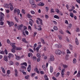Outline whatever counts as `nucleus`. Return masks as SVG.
<instances>
[{
    "label": "nucleus",
    "mask_w": 80,
    "mask_h": 80,
    "mask_svg": "<svg viewBox=\"0 0 80 80\" xmlns=\"http://www.w3.org/2000/svg\"><path fill=\"white\" fill-rule=\"evenodd\" d=\"M4 17H5V15L2 12H0V22H2L4 20Z\"/></svg>",
    "instance_id": "f257e3e1"
},
{
    "label": "nucleus",
    "mask_w": 80,
    "mask_h": 80,
    "mask_svg": "<svg viewBox=\"0 0 80 80\" xmlns=\"http://www.w3.org/2000/svg\"><path fill=\"white\" fill-rule=\"evenodd\" d=\"M17 12L18 15H19L20 14V10H19V9H17L16 8L14 10V13H15Z\"/></svg>",
    "instance_id": "f03ea898"
},
{
    "label": "nucleus",
    "mask_w": 80,
    "mask_h": 80,
    "mask_svg": "<svg viewBox=\"0 0 80 80\" xmlns=\"http://www.w3.org/2000/svg\"><path fill=\"white\" fill-rule=\"evenodd\" d=\"M55 53L56 54H57L58 55H60V54L62 53V51H61L59 50H57L55 52Z\"/></svg>",
    "instance_id": "7ed1b4c3"
},
{
    "label": "nucleus",
    "mask_w": 80,
    "mask_h": 80,
    "mask_svg": "<svg viewBox=\"0 0 80 80\" xmlns=\"http://www.w3.org/2000/svg\"><path fill=\"white\" fill-rule=\"evenodd\" d=\"M64 72H65V69H62L61 72V76L62 77H64V75H65Z\"/></svg>",
    "instance_id": "20e7f679"
},
{
    "label": "nucleus",
    "mask_w": 80,
    "mask_h": 80,
    "mask_svg": "<svg viewBox=\"0 0 80 80\" xmlns=\"http://www.w3.org/2000/svg\"><path fill=\"white\" fill-rule=\"evenodd\" d=\"M23 25L21 24L19 25L18 27V30H21L22 27H23Z\"/></svg>",
    "instance_id": "39448f33"
},
{
    "label": "nucleus",
    "mask_w": 80,
    "mask_h": 80,
    "mask_svg": "<svg viewBox=\"0 0 80 80\" xmlns=\"http://www.w3.org/2000/svg\"><path fill=\"white\" fill-rule=\"evenodd\" d=\"M50 58L51 61H54V57H53V55L51 54V55Z\"/></svg>",
    "instance_id": "423d86ee"
},
{
    "label": "nucleus",
    "mask_w": 80,
    "mask_h": 80,
    "mask_svg": "<svg viewBox=\"0 0 80 80\" xmlns=\"http://www.w3.org/2000/svg\"><path fill=\"white\" fill-rule=\"evenodd\" d=\"M28 72H30L31 70V65H28V67L27 68Z\"/></svg>",
    "instance_id": "0eeeda50"
},
{
    "label": "nucleus",
    "mask_w": 80,
    "mask_h": 80,
    "mask_svg": "<svg viewBox=\"0 0 80 80\" xmlns=\"http://www.w3.org/2000/svg\"><path fill=\"white\" fill-rule=\"evenodd\" d=\"M4 60L5 62L8 61V57L7 56L5 55L4 57Z\"/></svg>",
    "instance_id": "6e6552de"
},
{
    "label": "nucleus",
    "mask_w": 80,
    "mask_h": 80,
    "mask_svg": "<svg viewBox=\"0 0 80 80\" xmlns=\"http://www.w3.org/2000/svg\"><path fill=\"white\" fill-rule=\"evenodd\" d=\"M15 45V43H12L11 44V46L13 48H17V47H16V46Z\"/></svg>",
    "instance_id": "1a4fd4ad"
},
{
    "label": "nucleus",
    "mask_w": 80,
    "mask_h": 80,
    "mask_svg": "<svg viewBox=\"0 0 80 80\" xmlns=\"http://www.w3.org/2000/svg\"><path fill=\"white\" fill-rule=\"evenodd\" d=\"M22 41L24 43H28V42L26 40V39L25 38H24L22 39Z\"/></svg>",
    "instance_id": "9d476101"
},
{
    "label": "nucleus",
    "mask_w": 80,
    "mask_h": 80,
    "mask_svg": "<svg viewBox=\"0 0 80 80\" xmlns=\"http://www.w3.org/2000/svg\"><path fill=\"white\" fill-rule=\"evenodd\" d=\"M15 71V77H17L18 76V71H17V69H15L14 70Z\"/></svg>",
    "instance_id": "9b49d317"
},
{
    "label": "nucleus",
    "mask_w": 80,
    "mask_h": 80,
    "mask_svg": "<svg viewBox=\"0 0 80 80\" xmlns=\"http://www.w3.org/2000/svg\"><path fill=\"white\" fill-rule=\"evenodd\" d=\"M9 56H8V58H10V57H14V56L12 54V53H9Z\"/></svg>",
    "instance_id": "f8f14e48"
},
{
    "label": "nucleus",
    "mask_w": 80,
    "mask_h": 80,
    "mask_svg": "<svg viewBox=\"0 0 80 80\" xmlns=\"http://www.w3.org/2000/svg\"><path fill=\"white\" fill-rule=\"evenodd\" d=\"M76 44L77 45H79V43L78 42V40L77 39V38H76Z\"/></svg>",
    "instance_id": "ddd939ff"
},
{
    "label": "nucleus",
    "mask_w": 80,
    "mask_h": 80,
    "mask_svg": "<svg viewBox=\"0 0 80 80\" xmlns=\"http://www.w3.org/2000/svg\"><path fill=\"white\" fill-rule=\"evenodd\" d=\"M69 48L70 50L72 51V50H73V46L71 44H69Z\"/></svg>",
    "instance_id": "4468645a"
},
{
    "label": "nucleus",
    "mask_w": 80,
    "mask_h": 80,
    "mask_svg": "<svg viewBox=\"0 0 80 80\" xmlns=\"http://www.w3.org/2000/svg\"><path fill=\"white\" fill-rule=\"evenodd\" d=\"M15 55L16 57V60H19L20 58V56H17V55Z\"/></svg>",
    "instance_id": "2eb2a0df"
},
{
    "label": "nucleus",
    "mask_w": 80,
    "mask_h": 80,
    "mask_svg": "<svg viewBox=\"0 0 80 80\" xmlns=\"http://www.w3.org/2000/svg\"><path fill=\"white\" fill-rule=\"evenodd\" d=\"M27 16L28 18H32V16L29 13L27 14Z\"/></svg>",
    "instance_id": "dca6fc26"
},
{
    "label": "nucleus",
    "mask_w": 80,
    "mask_h": 80,
    "mask_svg": "<svg viewBox=\"0 0 80 80\" xmlns=\"http://www.w3.org/2000/svg\"><path fill=\"white\" fill-rule=\"evenodd\" d=\"M29 2L30 4H31V5L33 4V3H34V1H33V0H30Z\"/></svg>",
    "instance_id": "f3484780"
},
{
    "label": "nucleus",
    "mask_w": 80,
    "mask_h": 80,
    "mask_svg": "<svg viewBox=\"0 0 80 80\" xmlns=\"http://www.w3.org/2000/svg\"><path fill=\"white\" fill-rule=\"evenodd\" d=\"M53 67L52 66H51L50 67V72L51 73H52L53 72Z\"/></svg>",
    "instance_id": "a211bd4d"
},
{
    "label": "nucleus",
    "mask_w": 80,
    "mask_h": 80,
    "mask_svg": "<svg viewBox=\"0 0 80 80\" xmlns=\"http://www.w3.org/2000/svg\"><path fill=\"white\" fill-rule=\"evenodd\" d=\"M54 18H57V19H59L60 18L58 15H55L54 16Z\"/></svg>",
    "instance_id": "6ab92c4d"
},
{
    "label": "nucleus",
    "mask_w": 80,
    "mask_h": 80,
    "mask_svg": "<svg viewBox=\"0 0 80 80\" xmlns=\"http://www.w3.org/2000/svg\"><path fill=\"white\" fill-rule=\"evenodd\" d=\"M21 65H25V67H27V63L26 62H24L22 63H21Z\"/></svg>",
    "instance_id": "aec40b11"
},
{
    "label": "nucleus",
    "mask_w": 80,
    "mask_h": 80,
    "mask_svg": "<svg viewBox=\"0 0 80 80\" xmlns=\"http://www.w3.org/2000/svg\"><path fill=\"white\" fill-rule=\"evenodd\" d=\"M31 7L32 8H36V5L34 3L32 4Z\"/></svg>",
    "instance_id": "412c9836"
},
{
    "label": "nucleus",
    "mask_w": 80,
    "mask_h": 80,
    "mask_svg": "<svg viewBox=\"0 0 80 80\" xmlns=\"http://www.w3.org/2000/svg\"><path fill=\"white\" fill-rule=\"evenodd\" d=\"M56 46L58 47L57 48H61L62 47V46L61 44H56Z\"/></svg>",
    "instance_id": "4be33fe9"
},
{
    "label": "nucleus",
    "mask_w": 80,
    "mask_h": 80,
    "mask_svg": "<svg viewBox=\"0 0 80 80\" xmlns=\"http://www.w3.org/2000/svg\"><path fill=\"white\" fill-rule=\"evenodd\" d=\"M63 67H64V68H67L68 67V66L66 64H62Z\"/></svg>",
    "instance_id": "5701e85b"
},
{
    "label": "nucleus",
    "mask_w": 80,
    "mask_h": 80,
    "mask_svg": "<svg viewBox=\"0 0 80 80\" xmlns=\"http://www.w3.org/2000/svg\"><path fill=\"white\" fill-rule=\"evenodd\" d=\"M15 50H21L22 48L16 47L15 48Z\"/></svg>",
    "instance_id": "b1692460"
},
{
    "label": "nucleus",
    "mask_w": 80,
    "mask_h": 80,
    "mask_svg": "<svg viewBox=\"0 0 80 80\" xmlns=\"http://www.w3.org/2000/svg\"><path fill=\"white\" fill-rule=\"evenodd\" d=\"M13 25H14V22H11L10 23L9 27H11V26H13Z\"/></svg>",
    "instance_id": "393cba45"
},
{
    "label": "nucleus",
    "mask_w": 80,
    "mask_h": 80,
    "mask_svg": "<svg viewBox=\"0 0 80 80\" xmlns=\"http://www.w3.org/2000/svg\"><path fill=\"white\" fill-rule=\"evenodd\" d=\"M37 56L38 58H40V57H41V55L39 53H38L37 54Z\"/></svg>",
    "instance_id": "a878e982"
},
{
    "label": "nucleus",
    "mask_w": 80,
    "mask_h": 80,
    "mask_svg": "<svg viewBox=\"0 0 80 80\" xmlns=\"http://www.w3.org/2000/svg\"><path fill=\"white\" fill-rule=\"evenodd\" d=\"M1 68L2 70V72L3 73H5V69H4V68H3V67H2Z\"/></svg>",
    "instance_id": "bb28decb"
},
{
    "label": "nucleus",
    "mask_w": 80,
    "mask_h": 80,
    "mask_svg": "<svg viewBox=\"0 0 80 80\" xmlns=\"http://www.w3.org/2000/svg\"><path fill=\"white\" fill-rule=\"evenodd\" d=\"M15 48H12L11 50V51L13 53H15Z\"/></svg>",
    "instance_id": "cd10ccee"
},
{
    "label": "nucleus",
    "mask_w": 80,
    "mask_h": 80,
    "mask_svg": "<svg viewBox=\"0 0 80 80\" xmlns=\"http://www.w3.org/2000/svg\"><path fill=\"white\" fill-rule=\"evenodd\" d=\"M0 53H1V54H3V55H5V52H4V51H1L0 50Z\"/></svg>",
    "instance_id": "c85d7f7f"
},
{
    "label": "nucleus",
    "mask_w": 80,
    "mask_h": 80,
    "mask_svg": "<svg viewBox=\"0 0 80 80\" xmlns=\"http://www.w3.org/2000/svg\"><path fill=\"white\" fill-rule=\"evenodd\" d=\"M77 77H80V72L79 71L78 72V74H77Z\"/></svg>",
    "instance_id": "c756f323"
},
{
    "label": "nucleus",
    "mask_w": 80,
    "mask_h": 80,
    "mask_svg": "<svg viewBox=\"0 0 80 80\" xmlns=\"http://www.w3.org/2000/svg\"><path fill=\"white\" fill-rule=\"evenodd\" d=\"M6 55H7L8 54V51L7 50V49H5L4 50V52Z\"/></svg>",
    "instance_id": "7c9ffc66"
},
{
    "label": "nucleus",
    "mask_w": 80,
    "mask_h": 80,
    "mask_svg": "<svg viewBox=\"0 0 80 80\" xmlns=\"http://www.w3.org/2000/svg\"><path fill=\"white\" fill-rule=\"evenodd\" d=\"M53 29L55 30H58V28H57V27L55 26L53 27Z\"/></svg>",
    "instance_id": "2f4dec72"
},
{
    "label": "nucleus",
    "mask_w": 80,
    "mask_h": 80,
    "mask_svg": "<svg viewBox=\"0 0 80 80\" xmlns=\"http://www.w3.org/2000/svg\"><path fill=\"white\" fill-rule=\"evenodd\" d=\"M30 77V76H29V75H28L25 77V79L28 80V79L29 78L28 77Z\"/></svg>",
    "instance_id": "473e14b6"
},
{
    "label": "nucleus",
    "mask_w": 80,
    "mask_h": 80,
    "mask_svg": "<svg viewBox=\"0 0 80 80\" xmlns=\"http://www.w3.org/2000/svg\"><path fill=\"white\" fill-rule=\"evenodd\" d=\"M14 19L17 22H18V19L16 17H15L14 18Z\"/></svg>",
    "instance_id": "72a5a7b5"
},
{
    "label": "nucleus",
    "mask_w": 80,
    "mask_h": 80,
    "mask_svg": "<svg viewBox=\"0 0 80 80\" xmlns=\"http://www.w3.org/2000/svg\"><path fill=\"white\" fill-rule=\"evenodd\" d=\"M54 12H55V11H53V9L52 8L51 9L50 13H54Z\"/></svg>",
    "instance_id": "f704fd0d"
},
{
    "label": "nucleus",
    "mask_w": 80,
    "mask_h": 80,
    "mask_svg": "<svg viewBox=\"0 0 80 80\" xmlns=\"http://www.w3.org/2000/svg\"><path fill=\"white\" fill-rule=\"evenodd\" d=\"M70 16L71 17L73 18V13L72 12H71L70 13Z\"/></svg>",
    "instance_id": "c9c22d12"
},
{
    "label": "nucleus",
    "mask_w": 80,
    "mask_h": 80,
    "mask_svg": "<svg viewBox=\"0 0 80 80\" xmlns=\"http://www.w3.org/2000/svg\"><path fill=\"white\" fill-rule=\"evenodd\" d=\"M46 8V11L47 12L48 11V10L49 9V8H48V7H46L45 8Z\"/></svg>",
    "instance_id": "e433bc0d"
},
{
    "label": "nucleus",
    "mask_w": 80,
    "mask_h": 80,
    "mask_svg": "<svg viewBox=\"0 0 80 80\" xmlns=\"http://www.w3.org/2000/svg\"><path fill=\"white\" fill-rule=\"evenodd\" d=\"M10 65H13V62L12 61H10L9 62Z\"/></svg>",
    "instance_id": "4c0bfd02"
},
{
    "label": "nucleus",
    "mask_w": 80,
    "mask_h": 80,
    "mask_svg": "<svg viewBox=\"0 0 80 80\" xmlns=\"http://www.w3.org/2000/svg\"><path fill=\"white\" fill-rule=\"evenodd\" d=\"M32 59L33 60H34V61H35V60H37V58H36V57L35 56H34L32 58Z\"/></svg>",
    "instance_id": "58836bf2"
},
{
    "label": "nucleus",
    "mask_w": 80,
    "mask_h": 80,
    "mask_svg": "<svg viewBox=\"0 0 80 80\" xmlns=\"http://www.w3.org/2000/svg\"><path fill=\"white\" fill-rule=\"evenodd\" d=\"M21 68L24 69V70H26V67L24 66H22L21 67Z\"/></svg>",
    "instance_id": "ea45409f"
},
{
    "label": "nucleus",
    "mask_w": 80,
    "mask_h": 80,
    "mask_svg": "<svg viewBox=\"0 0 80 80\" xmlns=\"http://www.w3.org/2000/svg\"><path fill=\"white\" fill-rule=\"evenodd\" d=\"M29 23L30 24L31 26L32 27V25H33V23L31 21H29Z\"/></svg>",
    "instance_id": "a19ab883"
},
{
    "label": "nucleus",
    "mask_w": 80,
    "mask_h": 80,
    "mask_svg": "<svg viewBox=\"0 0 80 80\" xmlns=\"http://www.w3.org/2000/svg\"><path fill=\"white\" fill-rule=\"evenodd\" d=\"M76 62H77V61L76 60V59H75V58L73 59V63H76Z\"/></svg>",
    "instance_id": "79ce46f5"
},
{
    "label": "nucleus",
    "mask_w": 80,
    "mask_h": 80,
    "mask_svg": "<svg viewBox=\"0 0 80 80\" xmlns=\"http://www.w3.org/2000/svg\"><path fill=\"white\" fill-rule=\"evenodd\" d=\"M68 55L67 54L66 55L65 59H66V60H68Z\"/></svg>",
    "instance_id": "37998d69"
},
{
    "label": "nucleus",
    "mask_w": 80,
    "mask_h": 80,
    "mask_svg": "<svg viewBox=\"0 0 80 80\" xmlns=\"http://www.w3.org/2000/svg\"><path fill=\"white\" fill-rule=\"evenodd\" d=\"M13 8H14L13 7V6L10 7V9L11 10V11H13Z\"/></svg>",
    "instance_id": "c03bdc74"
},
{
    "label": "nucleus",
    "mask_w": 80,
    "mask_h": 80,
    "mask_svg": "<svg viewBox=\"0 0 80 80\" xmlns=\"http://www.w3.org/2000/svg\"><path fill=\"white\" fill-rule=\"evenodd\" d=\"M31 13L32 14H34L35 13V12H34V11H31Z\"/></svg>",
    "instance_id": "a18cd8bd"
},
{
    "label": "nucleus",
    "mask_w": 80,
    "mask_h": 80,
    "mask_svg": "<svg viewBox=\"0 0 80 80\" xmlns=\"http://www.w3.org/2000/svg\"><path fill=\"white\" fill-rule=\"evenodd\" d=\"M59 32L61 33V34H63V31L62 30H60L59 31Z\"/></svg>",
    "instance_id": "49530a36"
},
{
    "label": "nucleus",
    "mask_w": 80,
    "mask_h": 80,
    "mask_svg": "<svg viewBox=\"0 0 80 80\" xmlns=\"http://www.w3.org/2000/svg\"><path fill=\"white\" fill-rule=\"evenodd\" d=\"M45 67H46V66L45 65H42V68L43 69H45Z\"/></svg>",
    "instance_id": "de8ad7c7"
},
{
    "label": "nucleus",
    "mask_w": 80,
    "mask_h": 80,
    "mask_svg": "<svg viewBox=\"0 0 80 80\" xmlns=\"http://www.w3.org/2000/svg\"><path fill=\"white\" fill-rule=\"evenodd\" d=\"M29 52H32V53H33V51L31 48H29Z\"/></svg>",
    "instance_id": "09e8293b"
},
{
    "label": "nucleus",
    "mask_w": 80,
    "mask_h": 80,
    "mask_svg": "<svg viewBox=\"0 0 80 80\" xmlns=\"http://www.w3.org/2000/svg\"><path fill=\"white\" fill-rule=\"evenodd\" d=\"M7 73L8 75L10 74V71L9 70H8L7 71Z\"/></svg>",
    "instance_id": "8fccbe9b"
},
{
    "label": "nucleus",
    "mask_w": 80,
    "mask_h": 80,
    "mask_svg": "<svg viewBox=\"0 0 80 80\" xmlns=\"http://www.w3.org/2000/svg\"><path fill=\"white\" fill-rule=\"evenodd\" d=\"M39 49H40V48H39V47H37L36 48V50H37V52H38V51L39 50Z\"/></svg>",
    "instance_id": "3c124183"
},
{
    "label": "nucleus",
    "mask_w": 80,
    "mask_h": 80,
    "mask_svg": "<svg viewBox=\"0 0 80 80\" xmlns=\"http://www.w3.org/2000/svg\"><path fill=\"white\" fill-rule=\"evenodd\" d=\"M60 75V72H58L56 75V77H58L59 75Z\"/></svg>",
    "instance_id": "603ef678"
},
{
    "label": "nucleus",
    "mask_w": 80,
    "mask_h": 80,
    "mask_svg": "<svg viewBox=\"0 0 80 80\" xmlns=\"http://www.w3.org/2000/svg\"><path fill=\"white\" fill-rule=\"evenodd\" d=\"M22 12L23 13V14H25V10L22 9Z\"/></svg>",
    "instance_id": "864d4df0"
},
{
    "label": "nucleus",
    "mask_w": 80,
    "mask_h": 80,
    "mask_svg": "<svg viewBox=\"0 0 80 80\" xmlns=\"http://www.w3.org/2000/svg\"><path fill=\"white\" fill-rule=\"evenodd\" d=\"M72 24L71 23L69 24L68 26L69 28H71V27H72Z\"/></svg>",
    "instance_id": "5fc2aeb1"
},
{
    "label": "nucleus",
    "mask_w": 80,
    "mask_h": 80,
    "mask_svg": "<svg viewBox=\"0 0 80 80\" xmlns=\"http://www.w3.org/2000/svg\"><path fill=\"white\" fill-rule=\"evenodd\" d=\"M35 73H32L31 75V77H34L35 75Z\"/></svg>",
    "instance_id": "6e6d98bb"
},
{
    "label": "nucleus",
    "mask_w": 80,
    "mask_h": 80,
    "mask_svg": "<svg viewBox=\"0 0 80 80\" xmlns=\"http://www.w3.org/2000/svg\"><path fill=\"white\" fill-rule=\"evenodd\" d=\"M34 26L35 27V30H38V28H36L37 25H36V24H34Z\"/></svg>",
    "instance_id": "4d7b16f0"
},
{
    "label": "nucleus",
    "mask_w": 80,
    "mask_h": 80,
    "mask_svg": "<svg viewBox=\"0 0 80 80\" xmlns=\"http://www.w3.org/2000/svg\"><path fill=\"white\" fill-rule=\"evenodd\" d=\"M25 33H26L27 35H28V31L26 30L25 31Z\"/></svg>",
    "instance_id": "13d9d810"
},
{
    "label": "nucleus",
    "mask_w": 80,
    "mask_h": 80,
    "mask_svg": "<svg viewBox=\"0 0 80 80\" xmlns=\"http://www.w3.org/2000/svg\"><path fill=\"white\" fill-rule=\"evenodd\" d=\"M58 38H59V40H62V37L61 36H59Z\"/></svg>",
    "instance_id": "bf43d9fd"
},
{
    "label": "nucleus",
    "mask_w": 80,
    "mask_h": 80,
    "mask_svg": "<svg viewBox=\"0 0 80 80\" xmlns=\"http://www.w3.org/2000/svg\"><path fill=\"white\" fill-rule=\"evenodd\" d=\"M41 41L42 43H45V42L44 41V39H41Z\"/></svg>",
    "instance_id": "052dcab7"
},
{
    "label": "nucleus",
    "mask_w": 80,
    "mask_h": 80,
    "mask_svg": "<svg viewBox=\"0 0 80 80\" xmlns=\"http://www.w3.org/2000/svg\"><path fill=\"white\" fill-rule=\"evenodd\" d=\"M28 29L31 30H32V28H31V26H29L28 27Z\"/></svg>",
    "instance_id": "680f3d73"
},
{
    "label": "nucleus",
    "mask_w": 80,
    "mask_h": 80,
    "mask_svg": "<svg viewBox=\"0 0 80 80\" xmlns=\"http://www.w3.org/2000/svg\"><path fill=\"white\" fill-rule=\"evenodd\" d=\"M38 30H39V31H41L42 30V28L41 27H40L38 28Z\"/></svg>",
    "instance_id": "e2e57ef3"
},
{
    "label": "nucleus",
    "mask_w": 80,
    "mask_h": 80,
    "mask_svg": "<svg viewBox=\"0 0 80 80\" xmlns=\"http://www.w3.org/2000/svg\"><path fill=\"white\" fill-rule=\"evenodd\" d=\"M37 19H38V20H39V21L40 22L42 21V20L40 18H38Z\"/></svg>",
    "instance_id": "0e129e2a"
},
{
    "label": "nucleus",
    "mask_w": 80,
    "mask_h": 80,
    "mask_svg": "<svg viewBox=\"0 0 80 80\" xmlns=\"http://www.w3.org/2000/svg\"><path fill=\"white\" fill-rule=\"evenodd\" d=\"M59 12H60V11H59V10H58V9H57L56 12L57 13H59Z\"/></svg>",
    "instance_id": "69168bd1"
},
{
    "label": "nucleus",
    "mask_w": 80,
    "mask_h": 80,
    "mask_svg": "<svg viewBox=\"0 0 80 80\" xmlns=\"http://www.w3.org/2000/svg\"><path fill=\"white\" fill-rule=\"evenodd\" d=\"M40 58L37 59V61L38 62H40Z\"/></svg>",
    "instance_id": "338daca9"
},
{
    "label": "nucleus",
    "mask_w": 80,
    "mask_h": 80,
    "mask_svg": "<svg viewBox=\"0 0 80 80\" xmlns=\"http://www.w3.org/2000/svg\"><path fill=\"white\" fill-rule=\"evenodd\" d=\"M7 42L8 43H10V40L9 39H8L7 40Z\"/></svg>",
    "instance_id": "774afa93"
}]
</instances>
